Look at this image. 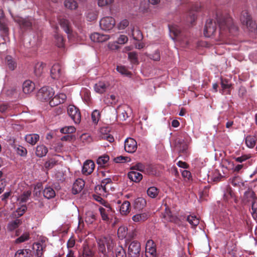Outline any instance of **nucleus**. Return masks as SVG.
Returning <instances> with one entry per match:
<instances>
[{"mask_svg": "<svg viewBox=\"0 0 257 257\" xmlns=\"http://www.w3.org/2000/svg\"><path fill=\"white\" fill-rule=\"evenodd\" d=\"M128 57L132 63H137L138 62L137 54L136 52H130Z\"/></svg>", "mask_w": 257, "mask_h": 257, "instance_id": "obj_62", "label": "nucleus"}, {"mask_svg": "<svg viewBox=\"0 0 257 257\" xmlns=\"http://www.w3.org/2000/svg\"><path fill=\"white\" fill-rule=\"evenodd\" d=\"M99 252H101L104 257L106 256V253L111 251L113 247V242L109 236H104L99 238L97 240Z\"/></svg>", "mask_w": 257, "mask_h": 257, "instance_id": "obj_1", "label": "nucleus"}, {"mask_svg": "<svg viewBox=\"0 0 257 257\" xmlns=\"http://www.w3.org/2000/svg\"><path fill=\"white\" fill-rule=\"evenodd\" d=\"M39 140V136L37 134H29L26 136L25 140L28 143L34 145Z\"/></svg>", "mask_w": 257, "mask_h": 257, "instance_id": "obj_27", "label": "nucleus"}, {"mask_svg": "<svg viewBox=\"0 0 257 257\" xmlns=\"http://www.w3.org/2000/svg\"><path fill=\"white\" fill-rule=\"evenodd\" d=\"M59 23L61 27L64 30V31L66 33L69 34L70 32V28L68 21L66 19L63 18L59 20Z\"/></svg>", "mask_w": 257, "mask_h": 257, "instance_id": "obj_35", "label": "nucleus"}, {"mask_svg": "<svg viewBox=\"0 0 257 257\" xmlns=\"http://www.w3.org/2000/svg\"><path fill=\"white\" fill-rule=\"evenodd\" d=\"M141 251L140 243L137 241H132L128 245V254L130 257H138Z\"/></svg>", "mask_w": 257, "mask_h": 257, "instance_id": "obj_9", "label": "nucleus"}, {"mask_svg": "<svg viewBox=\"0 0 257 257\" xmlns=\"http://www.w3.org/2000/svg\"><path fill=\"white\" fill-rule=\"evenodd\" d=\"M30 249H19L15 253V257H27L30 254Z\"/></svg>", "mask_w": 257, "mask_h": 257, "instance_id": "obj_44", "label": "nucleus"}, {"mask_svg": "<svg viewBox=\"0 0 257 257\" xmlns=\"http://www.w3.org/2000/svg\"><path fill=\"white\" fill-rule=\"evenodd\" d=\"M7 65L10 69L14 70L17 66V64L11 56H8L6 57Z\"/></svg>", "mask_w": 257, "mask_h": 257, "instance_id": "obj_45", "label": "nucleus"}, {"mask_svg": "<svg viewBox=\"0 0 257 257\" xmlns=\"http://www.w3.org/2000/svg\"><path fill=\"white\" fill-rule=\"evenodd\" d=\"M130 203L127 201H125L120 206V212L122 215H126L130 212Z\"/></svg>", "mask_w": 257, "mask_h": 257, "instance_id": "obj_32", "label": "nucleus"}, {"mask_svg": "<svg viewBox=\"0 0 257 257\" xmlns=\"http://www.w3.org/2000/svg\"><path fill=\"white\" fill-rule=\"evenodd\" d=\"M76 129L73 126H67L62 127L60 132L63 134H71L75 132Z\"/></svg>", "mask_w": 257, "mask_h": 257, "instance_id": "obj_57", "label": "nucleus"}, {"mask_svg": "<svg viewBox=\"0 0 257 257\" xmlns=\"http://www.w3.org/2000/svg\"><path fill=\"white\" fill-rule=\"evenodd\" d=\"M86 18L88 21L90 22L93 21L97 19V14L94 11H89L87 13Z\"/></svg>", "mask_w": 257, "mask_h": 257, "instance_id": "obj_59", "label": "nucleus"}, {"mask_svg": "<svg viewBox=\"0 0 257 257\" xmlns=\"http://www.w3.org/2000/svg\"><path fill=\"white\" fill-rule=\"evenodd\" d=\"M240 21L243 25H245L248 30L250 32H255L257 26L253 22L249 15L248 12L246 10L243 11L240 16Z\"/></svg>", "mask_w": 257, "mask_h": 257, "instance_id": "obj_2", "label": "nucleus"}, {"mask_svg": "<svg viewBox=\"0 0 257 257\" xmlns=\"http://www.w3.org/2000/svg\"><path fill=\"white\" fill-rule=\"evenodd\" d=\"M43 196L44 197L47 199H51L55 196V192L54 189L51 187H46L44 189L43 192Z\"/></svg>", "mask_w": 257, "mask_h": 257, "instance_id": "obj_28", "label": "nucleus"}, {"mask_svg": "<svg viewBox=\"0 0 257 257\" xmlns=\"http://www.w3.org/2000/svg\"><path fill=\"white\" fill-rule=\"evenodd\" d=\"M85 215V222L88 224H92L96 219L95 214L91 211H87Z\"/></svg>", "mask_w": 257, "mask_h": 257, "instance_id": "obj_37", "label": "nucleus"}, {"mask_svg": "<svg viewBox=\"0 0 257 257\" xmlns=\"http://www.w3.org/2000/svg\"><path fill=\"white\" fill-rule=\"evenodd\" d=\"M51 76L54 79H59L62 77V68L59 64H55L52 66Z\"/></svg>", "mask_w": 257, "mask_h": 257, "instance_id": "obj_13", "label": "nucleus"}, {"mask_svg": "<svg viewBox=\"0 0 257 257\" xmlns=\"http://www.w3.org/2000/svg\"><path fill=\"white\" fill-rule=\"evenodd\" d=\"M54 95L53 89L50 87H43L41 88L38 94L39 98L41 100H50Z\"/></svg>", "mask_w": 257, "mask_h": 257, "instance_id": "obj_3", "label": "nucleus"}, {"mask_svg": "<svg viewBox=\"0 0 257 257\" xmlns=\"http://www.w3.org/2000/svg\"><path fill=\"white\" fill-rule=\"evenodd\" d=\"M47 148L43 145H39L36 148V154L38 157H44L47 154Z\"/></svg>", "mask_w": 257, "mask_h": 257, "instance_id": "obj_29", "label": "nucleus"}, {"mask_svg": "<svg viewBox=\"0 0 257 257\" xmlns=\"http://www.w3.org/2000/svg\"><path fill=\"white\" fill-rule=\"evenodd\" d=\"M187 220L193 227H196L199 223V219L193 215L188 216Z\"/></svg>", "mask_w": 257, "mask_h": 257, "instance_id": "obj_48", "label": "nucleus"}, {"mask_svg": "<svg viewBox=\"0 0 257 257\" xmlns=\"http://www.w3.org/2000/svg\"><path fill=\"white\" fill-rule=\"evenodd\" d=\"M45 64L43 62H38L35 64L34 73L36 76H40L43 72V69Z\"/></svg>", "mask_w": 257, "mask_h": 257, "instance_id": "obj_31", "label": "nucleus"}, {"mask_svg": "<svg viewBox=\"0 0 257 257\" xmlns=\"http://www.w3.org/2000/svg\"><path fill=\"white\" fill-rule=\"evenodd\" d=\"M243 197L244 200L247 202L250 203L253 202L255 199H257V197L255 196V194L251 190H248L245 191Z\"/></svg>", "mask_w": 257, "mask_h": 257, "instance_id": "obj_23", "label": "nucleus"}, {"mask_svg": "<svg viewBox=\"0 0 257 257\" xmlns=\"http://www.w3.org/2000/svg\"><path fill=\"white\" fill-rule=\"evenodd\" d=\"M129 25V22L127 19H123L117 25V28L120 30H124Z\"/></svg>", "mask_w": 257, "mask_h": 257, "instance_id": "obj_58", "label": "nucleus"}, {"mask_svg": "<svg viewBox=\"0 0 257 257\" xmlns=\"http://www.w3.org/2000/svg\"><path fill=\"white\" fill-rule=\"evenodd\" d=\"M256 142L255 138L253 137L248 136L245 139L246 146L249 148H252L255 146Z\"/></svg>", "mask_w": 257, "mask_h": 257, "instance_id": "obj_42", "label": "nucleus"}, {"mask_svg": "<svg viewBox=\"0 0 257 257\" xmlns=\"http://www.w3.org/2000/svg\"><path fill=\"white\" fill-rule=\"evenodd\" d=\"M127 234V228L124 226H120L117 230V235L118 237L122 239L124 238Z\"/></svg>", "mask_w": 257, "mask_h": 257, "instance_id": "obj_39", "label": "nucleus"}, {"mask_svg": "<svg viewBox=\"0 0 257 257\" xmlns=\"http://www.w3.org/2000/svg\"><path fill=\"white\" fill-rule=\"evenodd\" d=\"M67 113L75 123H79L80 122V112L74 105H70L68 107Z\"/></svg>", "mask_w": 257, "mask_h": 257, "instance_id": "obj_7", "label": "nucleus"}, {"mask_svg": "<svg viewBox=\"0 0 257 257\" xmlns=\"http://www.w3.org/2000/svg\"><path fill=\"white\" fill-rule=\"evenodd\" d=\"M196 19L197 15L196 13L194 12H190L187 17V22L189 23L191 25H193Z\"/></svg>", "mask_w": 257, "mask_h": 257, "instance_id": "obj_52", "label": "nucleus"}, {"mask_svg": "<svg viewBox=\"0 0 257 257\" xmlns=\"http://www.w3.org/2000/svg\"><path fill=\"white\" fill-rule=\"evenodd\" d=\"M117 71L122 75L125 76H130L131 75V72H129L127 69L122 66H117L116 67Z\"/></svg>", "mask_w": 257, "mask_h": 257, "instance_id": "obj_55", "label": "nucleus"}, {"mask_svg": "<svg viewBox=\"0 0 257 257\" xmlns=\"http://www.w3.org/2000/svg\"><path fill=\"white\" fill-rule=\"evenodd\" d=\"M128 178L135 182H139L143 178V175L137 171L132 170L127 174Z\"/></svg>", "mask_w": 257, "mask_h": 257, "instance_id": "obj_21", "label": "nucleus"}, {"mask_svg": "<svg viewBox=\"0 0 257 257\" xmlns=\"http://www.w3.org/2000/svg\"><path fill=\"white\" fill-rule=\"evenodd\" d=\"M216 31V24L211 19H208L206 21L205 28L204 30V35L206 37H210L212 36Z\"/></svg>", "mask_w": 257, "mask_h": 257, "instance_id": "obj_10", "label": "nucleus"}, {"mask_svg": "<svg viewBox=\"0 0 257 257\" xmlns=\"http://www.w3.org/2000/svg\"><path fill=\"white\" fill-rule=\"evenodd\" d=\"M55 39L56 44L58 47L61 48V47H64V39H63V37L61 35H60L58 33L55 34Z\"/></svg>", "mask_w": 257, "mask_h": 257, "instance_id": "obj_47", "label": "nucleus"}, {"mask_svg": "<svg viewBox=\"0 0 257 257\" xmlns=\"http://www.w3.org/2000/svg\"><path fill=\"white\" fill-rule=\"evenodd\" d=\"M45 247L43 242H36L33 244V248L36 251V254L38 257H41L43 255Z\"/></svg>", "mask_w": 257, "mask_h": 257, "instance_id": "obj_22", "label": "nucleus"}, {"mask_svg": "<svg viewBox=\"0 0 257 257\" xmlns=\"http://www.w3.org/2000/svg\"><path fill=\"white\" fill-rule=\"evenodd\" d=\"M64 6L66 8L73 10L77 8L78 4L75 0H65Z\"/></svg>", "mask_w": 257, "mask_h": 257, "instance_id": "obj_34", "label": "nucleus"}, {"mask_svg": "<svg viewBox=\"0 0 257 257\" xmlns=\"http://www.w3.org/2000/svg\"><path fill=\"white\" fill-rule=\"evenodd\" d=\"M171 34H173L174 37H177L181 33V29L177 25H171L169 26Z\"/></svg>", "mask_w": 257, "mask_h": 257, "instance_id": "obj_43", "label": "nucleus"}, {"mask_svg": "<svg viewBox=\"0 0 257 257\" xmlns=\"http://www.w3.org/2000/svg\"><path fill=\"white\" fill-rule=\"evenodd\" d=\"M132 170H136L141 172H143L145 169V166L142 163H137L135 166L132 167Z\"/></svg>", "mask_w": 257, "mask_h": 257, "instance_id": "obj_64", "label": "nucleus"}, {"mask_svg": "<svg viewBox=\"0 0 257 257\" xmlns=\"http://www.w3.org/2000/svg\"><path fill=\"white\" fill-rule=\"evenodd\" d=\"M66 99V96L64 93H59L57 94L49 101V104L51 106H54L59 105L60 103H63Z\"/></svg>", "mask_w": 257, "mask_h": 257, "instance_id": "obj_15", "label": "nucleus"}, {"mask_svg": "<svg viewBox=\"0 0 257 257\" xmlns=\"http://www.w3.org/2000/svg\"><path fill=\"white\" fill-rule=\"evenodd\" d=\"M147 204L146 200L142 197L136 199L135 201V208L138 209H142L146 206Z\"/></svg>", "mask_w": 257, "mask_h": 257, "instance_id": "obj_33", "label": "nucleus"}, {"mask_svg": "<svg viewBox=\"0 0 257 257\" xmlns=\"http://www.w3.org/2000/svg\"><path fill=\"white\" fill-rule=\"evenodd\" d=\"M119 117L121 120H124L129 117V114L132 112L131 108L127 106H125L123 109L121 108H118Z\"/></svg>", "mask_w": 257, "mask_h": 257, "instance_id": "obj_19", "label": "nucleus"}, {"mask_svg": "<svg viewBox=\"0 0 257 257\" xmlns=\"http://www.w3.org/2000/svg\"><path fill=\"white\" fill-rule=\"evenodd\" d=\"M27 207L25 205H22L21 207L18 208L13 215L14 217L18 218L21 216L25 212Z\"/></svg>", "mask_w": 257, "mask_h": 257, "instance_id": "obj_53", "label": "nucleus"}, {"mask_svg": "<svg viewBox=\"0 0 257 257\" xmlns=\"http://www.w3.org/2000/svg\"><path fill=\"white\" fill-rule=\"evenodd\" d=\"M137 149V143L136 140L131 138H127L124 142V150L129 153H133Z\"/></svg>", "mask_w": 257, "mask_h": 257, "instance_id": "obj_12", "label": "nucleus"}, {"mask_svg": "<svg viewBox=\"0 0 257 257\" xmlns=\"http://www.w3.org/2000/svg\"><path fill=\"white\" fill-rule=\"evenodd\" d=\"M111 182V180L110 178H106L103 180L101 183V189L105 192L108 191V185Z\"/></svg>", "mask_w": 257, "mask_h": 257, "instance_id": "obj_46", "label": "nucleus"}, {"mask_svg": "<svg viewBox=\"0 0 257 257\" xmlns=\"http://www.w3.org/2000/svg\"><path fill=\"white\" fill-rule=\"evenodd\" d=\"M149 214L147 213H143L137 214L132 217V219L134 222H141L145 221L149 217Z\"/></svg>", "mask_w": 257, "mask_h": 257, "instance_id": "obj_26", "label": "nucleus"}, {"mask_svg": "<svg viewBox=\"0 0 257 257\" xmlns=\"http://www.w3.org/2000/svg\"><path fill=\"white\" fill-rule=\"evenodd\" d=\"M35 89L34 83L30 80L25 81L23 84V90L25 94H29Z\"/></svg>", "mask_w": 257, "mask_h": 257, "instance_id": "obj_20", "label": "nucleus"}, {"mask_svg": "<svg viewBox=\"0 0 257 257\" xmlns=\"http://www.w3.org/2000/svg\"><path fill=\"white\" fill-rule=\"evenodd\" d=\"M108 87V83L103 81L98 82L94 86V89L95 92L99 94L104 93L107 90Z\"/></svg>", "mask_w": 257, "mask_h": 257, "instance_id": "obj_17", "label": "nucleus"}, {"mask_svg": "<svg viewBox=\"0 0 257 257\" xmlns=\"http://www.w3.org/2000/svg\"><path fill=\"white\" fill-rule=\"evenodd\" d=\"M115 22L111 17H105L100 21V27L104 31H109L114 26Z\"/></svg>", "mask_w": 257, "mask_h": 257, "instance_id": "obj_5", "label": "nucleus"}, {"mask_svg": "<svg viewBox=\"0 0 257 257\" xmlns=\"http://www.w3.org/2000/svg\"><path fill=\"white\" fill-rule=\"evenodd\" d=\"M124 249L122 247H118L116 250V257H126Z\"/></svg>", "mask_w": 257, "mask_h": 257, "instance_id": "obj_63", "label": "nucleus"}, {"mask_svg": "<svg viewBox=\"0 0 257 257\" xmlns=\"http://www.w3.org/2000/svg\"><path fill=\"white\" fill-rule=\"evenodd\" d=\"M107 104H114L116 102V97L114 95H111L105 97L104 100Z\"/></svg>", "mask_w": 257, "mask_h": 257, "instance_id": "obj_61", "label": "nucleus"}, {"mask_svg": "<svg viewBox=\"0 0 257 257\" xmlns=\"http://www.w3.org/2000/svg\"><path fill=\"white\" fill-rule=\"evenodd\" d=\"M10 13L12 17L13 18L14 20L20 25L21 28L27 29L31 27L32 26V19L30 18L24 19L19 17H14L10 11Z\"/></svg>", "mask_w": 257, "mask_h": 257, "instance_id": "obj_8", "label": "nucleus"}, {"mask_svg": "<svg viewBox=\"0 0 257 257\" xmlns=\"http://www.w3.org/2000/svg\"><path fill=\"white\" fill-rule=\"evenodd\" d=\"M95 164L91 160L86 161L83 166L82 172L85 175L90 174L94 170Z\"/></svg>", "mask_w": 257, "mask_h": 257, "instance_id": "obj_14", "label": "nucleus"}, {"mask_svg": "<svg viewBox=\"0 0 257 257\" xmlns=\"http://www.w3.org/2000/svg\"><path fill=\"white\" fill-rule=\"evenodd\" d=\"M60 156H56L54 158L49 159L45 163V166L47 168H52L57 163L58 160L56 159V157H59Z\"/></svg>", "mask_w": 257, "mask_h": 257, "instance_id": "obj_49", "label": "nucleus"}, {"mask_svg": "<svg viewBox=\"0 0 257 257\" xmlns=\"http://www.w3.org/2000/svg\"><path fill=\"white\" fill-rule=\"evenodd\" d=\"M108 132L107 128H102L100 129V133L101 134L100 137L102 139L106 140L110 143L113 142L114 141L113 137L108 134Z\"/></svg>", "mask_w": 257, "mask_h": 257, "instance_id": "obj_25", "label": "nucleus"}, {"mask_svg": "<svg viewBox=\"0 0 257 257\" xmlns=\"http://www.w3.org/2000/svg\"><path fill=\"white\" fill-rule=\"evenodd\" d=\"M104 206L105 207H99V210L102 219L103 221L108 222L113 217V212L108 204L105 205Z\"/></svg>", "mask_w": 257, "mask_h": 257, "instance_id": "obj_6", "label": "nucleus"}, {"mask_svg": "<svg viewBox=\"0 0 257 257\" xmlns=\"http://www.w3.org/2000/svg\"><path fill=\"white\" fill-rule=\"evenodd\" d=\"M109 157L107 155L99 157L97 160V163L100 166H104L109 160Z\"/></svg>", "mask_w": 257, "mask_h": 257, "instance_id": "obj_51", "label": "nucleus"}, {"mask_svg": "<svg viewBox=\"0 0 257 257\" xmlns=\"http://www.w3.org/2000/svg\"><path fill=\"white\" fill-rule=\"evenodd\" d=\"M91 41L94 42H103L109 39V36L107 35L101 34L98 33H94L90 36Z\"/></svg>", "mask_w": 257, "mask_h": 257, "instance_id": "obj_16", "label": "nucleus"}, {"mask_svg": "<svg viewBox=\"0 0 257 257\" xmlns=\"http://www.w3.org/2000/svg\"><path fill=\"white\" fill-rule=\"evenodd\" d=\"M217 22L221 30L228 29L230 31L237 30V28L232 24V19L230 18L226 19L220 18L217 20Z\"/></svg>", "mask_w": 257, "mask_h": 257, "instance_id": "obj_4", "label": "nucleus"}, {"mask_svg": "<svg viewBox=\"0 0 257 257\" xmlns=\"http://www.w3.org/2000/svg\"><path fill=\"white\" fill-rule=\"evenodd\" d=\"M132 35L134 39L136 40L139 41L143 39V35L139 30L135 31L134 28H133L132 29Z\"/></svg>", "mask_w": 257, "mask_h": 257, "instance_id": "obj_54", "label": "nucleus"}, {"mask_svg": "<svg viewBox=\"0 0 257 257\" xmlns=\"http://www.w3.org/2000/svg\"><path fill=\"white\" fill-rule=\"evenodd\" d=\"M146 257H157L156 245L152 240L147 241L146 244Z\"/></svg>", "mask_w": 257, "mask_h": 257, "instance_id": "obj_11", "label": "nucleus"}, {"mask_svg": "<svg viewBox=\"0 0 257 257\" xmlns=\"http://www.w3.org/2000/svg\"><path fill=\"white\" fill-rule=\"evenodd\" d=\"M159 189L156 188V187H150L147 190V194L148 195L152 198H156L158 194H159Z\"/></svg>", "mask_w": 257, "mask_h": 257, "instance_id": "obj_38", "label": "nucleus"}, {"mask_svg": "<svg viewBox=\"0 0 257 257\" xmlns=\"http://www.w3.org/2000/svg\"><path fill=\"white\" fill-rule=\"evenodd\" d=\"M30 238V233L29 232L23 233L19 237L17 238L15 242L16 243H20L25 242Z\"/></svg>", "mask_w": 257, "mask_h": 257, "instance_id": "obj_40", "label": "nucleus"}, {"mask_svg": "<svg viewBox=\"0 0 257 257\" xmlns=\"http://www.w3.org/2000/svg\"><path fill=\"white\" fill-rule=\"evenodd\" d=\"M164 217L168 221L176 223L178 218L176 216H173L169 209H166L164 214Z\"/></svg>", "mask_w": 257, "mask_h": 257, "instance_id": "obj_36", "label": "nucleus"}, {"mask_svg": "<svg viewBox=\"0 0 257 257\" xmlns=\"http://www.w3.org/2000/svg\"><path fill=\"white\" fill-rule=\"evenodd\" d=\"M130 159L126 157H123L120 156L114 158V161L116 163H124L126 162H129Z\"/></svg>", "mask_w": 257, "mask_h": 257, "instance_id": "obj_60", "label": "nucleus"}, {"mask_svg": "<svg viewBox=\"0 0 257 257\" xmlns=\"http://www.w3.org/2000/svg\"><path fill=\"white\" fill-rule=\"evenodd\" d=\"M21 223L22 221L21 219H19L10 221L7 225L8 230L10 231H12L17 228Z\"/></svg>", "mask_w": 257, "mask_h": 257, "instance_id": "obj_30", "label": "nucleus"}, {"mask_svg": "<svg viewBox=\"0 0 257 257\" xmlns=\"http://www.w3.org/2000/svg\"><path fill=\"white\" fill-rule=\"evenodd\" d=\"M251 214L254 219H257V199H255V200L251 202Z\"/></svg>", "mask_w": 257, "mask_h": 257, "instance_id": "obj_50", "label": "nucleus"}, {"mask_svg": "<svg viewBox=\"0 0 257 257\" xmlns=\"http://www.w3.org/2000/svg\"><path fill=\"white\" fill-rule=\"evenodd\" d=\"M100 114L99 111L98 110L95 109L92 112V113L91 114V118H92V121L94 123H97L100 118Z\"/></svg>", "mask_w": 257, "mask_h": 257, "instance_id": "obj_56", "label": "nucleus"}, {"mask_svg": "<svg viewBox=\"0 0 257 257\" xmlns=\"http://www.w3.org/2000/svg\"><path fill=\"white\" fill-rule=\"evenodd\" d=\"M85 185L84 181L81 179L76 180L73 184L72 187V192L74 194H76L80 192L84 188Z\"/></svg>", "mask_w": 257, "mask_h": 257, "instance_id": "obj_18", "label": "nucleus"}, {"mask_svg": "<svg viewBox=\"0 0 257 257\" xmlns=\"http://www.w3.org/2000/svg\"><path fill=\"white\" fill-rule=\"evenodd\" d=\"M82 255L84 257H91L93 255V252L86 243L83 245Z\"/></svg>", "mask_w": 257, "mask_h": 257, "instance_id": "obj_41", "label": "nucleus"}, {"mask_svg": "<svg viewBox=\"0 0 257 257\" xmlns=\"http://www.w3.org/2000/svg\"><path fill=\"white\" fill-rule=\"evenodd\" d=\"M175 146L177 149L182 152H184L187 149V145L182 139H177L175 141Z\"/></svg>", "mask_w": 257, "mask_h": 257, "instance_id": "obj_24", "label": "nucleus"}]
</instances>
